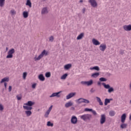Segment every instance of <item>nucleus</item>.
<instances>
[{
    "label": "nucleus",
    "instance_id": "f257e3e1",
    "mask_svg": "<svg viewBox=\"0 0 131 131\" xmlns=\"http://www.w3.org/2000/svg\"><path fill=\"white\" fill-rule=\"evenodd\" d=\"M48 52L46 50H43L41 53L37 57L35 56L34 58V61H39L41 58H43V56H48Z\"/></svg>",
    "mask_w": 131,
    "mask_h": 131
},
{
    "label": "nucleus",
    "instance_id": "f03ea898",
    "mask_svg": "<svg viewBox=\"0 0 131 131\" xmlns=\"http://www.w3.org/2000/svg\"><path fill=\"white\" fill-rule=\"evenodd\" d=\"M80 118L84 121H88V120H91L92 118V115L90 114H84L83 115L80 116Z\"/></svg>",
    "mask_w": 131,
    "mask_h": 131
},
{
    "label": "nucleus",
    "instance_id": "7ed1b4c3",
    "mask_svg": "<svg viewBox=\"0 0 131 131\" xmlns=\"http://www.w3.org/2000/svg\"><path fill=\"white\" fill-rule=\"evenodd\" d=\"M81 84H83L84 85H87L88 86H90V85H92L94 83V81L93 80H90L87 81H81Z\"/></svg>",
    "mask_w": 131,
    "mask_h": 131
},
{
    "label": "nucleus",
    "instance_id": "20e7f679",
    "mask_svg": "<svg viewBox=\"0 0 131 131\" xmlns=\"http://www.w3.org/2000/svg\"><path fill=\"white\" fill-rule=\"evenodd\" d=\"M15 53V49H12L9 50L8 52V55L7 56L6 58L9 59L10 58H13V54Z\"/></svg>",
    "mask_w": 131,
    "mask_h": 131
},
{
    "label": "nucleus",
    "instance_id": "39448f33",
    "mask_svg": "<svg viewBox=\"0 0 131 131\" xmlns=\"http://www.w3.org/2000/svg\"><path fill=\"white\" fill-rule=\"evenodd\" d=\"M77 103H85L86 104H89L90 103V101L84 99L83 98H79L76 100Z\"/></svg>",
    "mask_w": 131,
    "mask_h": 131
},
{
    "label": "nucleus",
    "instance_id": "423d86ee",
    "mask_svg": "<svg viewBox=\"0 0 131 131\" xmlns=\"http://www.w3.org/2000/svg\"><path fill=\"white\" fill-rule=\"evenodd\" d=\"M89 3H90L93 8H97L98 7V4L96 0H89Z\"/></svg>",
    "mask_w": 131,
    "mask_h": 131
},
{
    "label": "nucleus",
    "instance_id": "0eeeda50",
    "mask_svg": "<svg viewBox=\"0 0 131 131\" xmlns=\"http://www.w3.org/2000/svg\"><path fill=\"white\" fill-rule=\"evenodd\" d=\"M106 122V115L102 114L101 115V118L100 120V122L101 124H104Z\"/></svg>",
    "mask_w": 131,
    "mask_h": 131
},
{
    "label": "nucleus",
    "instance_id": "6e6552de",
    "mask_svg": "<svg viewBox=\"0 0 131 131\" xmlns=\"http://www.w3.org/2000/svg\"><path fill=\"white\" fill-rule=\"evenodd\" d=\"M71 122L72 124H76L77 123V117L75 116H73L71 119Z\"/></svg>",
    "mask_w": 131,
    "mask_h": 131
},
{
    "label": "nucleus",
    "instance_id": "1a4fd4ad",
    "mask_svg": "<svg viewBox=\"0 0 131 131\" xmlns=\"http://www.w3.org/2000/svg\"><path fill=\"white\" fill-rule=\"evenodd\" d=\"M106 49H107V46L105 43L101 44L99 46V49L101 52H105Z\"/></svg>",
    "mask_w": 131,
    "mask_h": 131
},
{
    "label": "nucleus",
    "instance_id": "9d476101",
    "mask_svg": "<svg viewBox=\"0 0 131 131\" xmlns=\"http://www.w3.org/2000/svg\"><path fill=\"white\" fill-rule=\"evenodd\" d=\"M123 28L124 30L125 31H130L131 30V25H124L123 26Z\"/></svg>",
    "mask_w": 131,
    "mask_h": 131
},
{
    "label": "nucleus",
    "instance_id": "9b49d317",
    "mask_svg": "<svg viewBox=\"0 0 131 131\" xmlns=\"http://www.w3.org/2000/svg\"><path fill=\"white\" fill-rule=\"evenodd\" d=\"M92 42L94 46H99V45H101V43L95 38L92 39Z\"/></svg>",
    "mask_w": 131,
    "mask_h": 131
},
{
    "label": "nucleus",
    "instance_id": "f8f14e48",
    "mask_svg": "<svg viewBox=\"0 0 131 131\" xmlns=\"http://www.w3.org/2000/svg\"><path fill=\"white\" fill-rule=\"evenodd\" d=\"M76 95V93H70L67 96V100H69V99H71L73 97H74Z\"/></svg>",
    "mask_w": 131,
    "mask_h": 131
},
{
    "label": "nucleus",
    "instance_id": "ddd939ff",
    "mask_svg": "<svg viewBox=\"0 0 131 131\" xmlns=\"http://www.w3.org/2000/svg\"><path fill=\"white\" fill-rule=\"evenodd\" d=\"M38 78L40 80V81H45V80H46V78H45V76H43L42 74L39 75Z\"/></svg>",
    "mask_w": 131,
    "mask_h": 131
},
{
    "label": "nucleus",
    "instance_id": "4468645a",
    "mask_svg": "<svg viewBox=\"0 0 131 131\" xmlns=\"http://www.w3.org/2000/svg\"><path fill=\"white\" fill-rule=\"evenodd\" d=\"M126 119V114H123L121 117V122L122 123H124V122H125V119Z\"/></svg>",
    "mask_w": 131,
    "mask_h": 131
},
{
    "label": "nucleus",
    "instance_id": "2eb2a0df",
    "mask_svg": "<svg viewBox=\"0 0 131 131\" xmlns=\"http://www.w3.org/2000/svg\"><path fill=\"white\" fill-rule=\"evenodd\" d=\"M60 92H57V93H53L50 97V98H53V97H57L58 98H59V97H60Z\"/></svg>",
    "mask_w": 131,
    "mask_h": 131
},
{
    "label": "nucleus",
    "instance_id": "dca6fc26",
    "mask_svg": "<svg viewBox=\"0 0 131 131\" xmlns=\"http://www.w3.org/2000/svg\"><path fill=\"white\" fill-rule=\"evenodd\" d=\"M24 105L31 107V106H33V105H34V102H33L31 101H29L27 103H24Z\"/></svg>",
    "mask_w": 131,
    "mask_h": 131
},
{
    "label": "nucleus",
    "instance_id": "f3484780",
    "mask_svg": "<svg viewBox=\"0 0 131 131\" xmlns=\"http://www.w3.org/2000/svg\"><path fill=\"white\" fill-rule=\"evenodd\" d=\"M73 103L71 101H69L65 104V107L66 108H69V107H71V106H73Z\"/></svg>",
    "mask_w": 131,
    "mask_h": 131
},
{
    "label": "nucleus",
    "instance_id": "a211bd4d",
    "mask_svg": "<svg viewBox=\"0 0 131 131\" xmlns=\"http://www.w3.org/2000/svg\"><path fill=\"white\" fill-rule=\"evenodd\" d=\"M100 75V73L99 72L94 73L92 74L91 76L92 77H93V78H97Z\"/></svg>",
    "mask_w": 131,
    "mask_h": 131
},
{
    "label": "nucleus",
    "instance_id": "6ab92c4d",
    "mask_svg": "<svg viewBox=\"0 0 131 131\" xmlns=\"http://www.w3.org/2000/svg\"><path fill=\"white\" fill-rule=\"evenodd\" d=\"M23 108L25 110H28L29 111H30L32 109V107L28 105H24Z\"/></svg>",
    "mask_w": 131,
    "mask_h": 131
},
{
    "label": "nucleus",
    "instance_id": "aec40b11",
    "mask_svg": "<svg viewBox=\"0 0 131 131\" xmlns=\"http://www.w3.org/2000/svg\"><path fill=\"white\" fill-rule=\"evenodd\" d=\"M72 66L71 65V64L69 63L67 64H66L64 66V68L65 69V70H68L69 69H70V68L72 67Z\"/></svg>",
    "mask_w": 131,
    "mask_h": 131
},
{
    "label": "nucleus",
    "instance_id": "412c9836",
    "mask_svg": "<svg viewBox=\"0 0 131 131\" xmlns=\"http://www.w3.org/2000/svg\"><path fill=\"white\" fill-rule=\"evenodd\" d=\"M113 99H105V101H104V104L105 106H107L108 105V103H110L111 101H112Z\"/></svg>",
    "mask_w": 131,
    "mask_h": 131
},
{
    "label": "nucleus",
    "instance_id": "4be33fe9",
    "mask_svg": "<svg viewBox=\"0 0 131 131\" xmlns=\"http://www.w3.org/2000/svg\"><path fill=\"white\" fill-rule=\"evenodd\" d=\"M90 70H96V71H100V68L98 66H95L90 68Z\"/></svg>",
    "mask_w": 131,
    "mask_h": 131
},
{
    "label": "nucleus",
    "instance_id": "5701e85b",
    "mask_svg": "<svg viewBox=\"0 0 131 131\" xmlns=\"http://www.w3.org/2000/svg\"><path fill=\"white\" fill-rule=\"evenodd\" d=\"M96 98L97 99V102L99 103V105L101 106H103V102H102V100H101V98L99 97H96Z\"/></svg>",
    "mask_w": 131,
    "mask_h": 131
},
{
    "label": "nucleus",
    "instance_id": "b1692460",
    "mask_svg": "<svg viewBox=\"0 0 131 131\" xmlns=\"http://www.w3.org/2000/svg\"><path fill=\"white\" fill-rule=\"evenodd\" d=\"M84 35V34L83 33H81L80 34H79V35L77 36V39L78 40H79V39H81L82 38V37H83Z\"/></svg>",
    "mask_w": 131,
    "mask_h": 131
},
{
    "label": "nucleus",
    "instance_id": "393cba45",
    "mask_svg": "<svg viewBox=\"0 0 131 131\" xmlns=\"http://www.w3.org/2000/svg\"><path fill=\"white\" fill-rule=\"evenodd\" d=\"M9 77H5L3 79H2L1 81V83H3V82H5V81H9Z\"/></svg>",
    "mask_w": 131,
    "mask_h": 131
},
{
    "label": "nucleus",
    "instance_id": "a878e982",
    "mask_svg": "<svg viewBox=\"0 0 131 131\" xmlns=\"http://www.w3.org/2000/svg\"><path fill=\"white\" fill-rule=\"evenodd\" d=\"M47 13H48V9H47V8H43L41 11V14H47Z\"/></svg>",
    "mask_w": 131,
    "mask_h": 131
},
{
    "label": "nucleus",
    "instance_id": "bb28decb",
    "mask_svg": "<svg viewBox=\"0 0 131 131\" xmlns=\"http://www.w3.org/2000/svg\"><path fill=\"white\" fill-rule=\"evenodd\" d=\"M102 84L105 89H110V85L109 84H106L105 83H102Z\"/></svg>",
    "mask_w": 131,
    "mask_h": 131
},
{
    "label": "nucleus",
    "instance_id": "cd10ccee",
    "mask_svg": "<svg viewBox=\"0 0 131 131\" xmlns=\"http://www.w3.org/2000/svg\"><path fill=\"white\" fill-rule=\"evenodd\" d=\"M25 114H26L27 116H30V115L32 114V112H31L30 111H26Z\"/></svg>",
    "mask_w": 131,
    "mask_h": 131
},
{
    "label": "nucleus",
    "instance_id": "c85d7f7f",
    "mask_svg": "<svg viewBox=\"0 0 131 131\" xmlns=\"http://www.w3.org/2000/svg\"><path fill=\"white\" fill-rule=\"evenodd\" d=\"M26 6H29V8H31L32 4L31 2H30V0H27Z\"/></svg>",
    "mask_w": 131,
    "mask_h": 131
},
{
    "label": "nucleus",
    "instance_id": "c756f323",
    "mask_svg": "<svg viewBox=\"0 0 131 131\" xmlns=\"http://www.w3.org/2000/svg\"><path fill=\"white\" fill-rule=\"evenodd\" d=\"M23 16L25 18H27L28 17V12L24 11L23 13Z\"/></svg>",
    "mask_w": 131,
    "mask_h": 131
},
{
    "label": "nucleus",
    "instance_id": "7c9ffc66",
    "mask_svg": "<svg viewBox=\"0 0 131 131\" xmlns=\"http://www.w3.org/2000/svg\"><path fill=\"white\" fill-rule=\"evenodd\" d=\"M120 127L121 128H126V127H127V124L122 123L120 125Z\"/></svg>",
    "mask_w": 131,
    "mask_h": 131
},
{
    "label": "nucleus",
    "instance_id": "2f4dec72",
    "mask_svg": "<svg viewBox=\"0 0 131 131\" xmlns=\"http://www.w3.org/2000/svg\"><path fill=\"white\" fill-rule=\"evenodd\" d=\"M68 76V74H65L61 77V79H66V78Z\"/></svg>",
    "mask_w": 131,
    "mask_h": 131
},
{
    "label": "nucleus",
    "instance_id": "473e14b6",
    "mask_svg": "<svg viewBox=\"0 0 131 131\" xmlns=\"http://www.w3.org/2000/svg\"><path fill=\"white\" fill-rule=\"evenodd\" d=\"M109 115H110V116H114V115H115V112L111 111L110 112Z\"/></svg>",
    "mask_w": 131,
    "mask_h": 131
},
{
    "label": "nucleus",
    "instance_id": "72a5a7b5",
    "mask_svg": "<svg viewBox=\"0 0 131 131\" xmlns=\"http://www.w3.org/2000/svg\"><path fill=\"white\" fill-rule=\"evenodd\" d=\"M47 126H54V124L52 122H51L50 121H48L47 122Z\"/></svg>",
    "mask_w": 131,
    "mask_h": 131
},
{
    "label": "nucleus",
    "instance_id": "f704fd0d",
    "mask_svg": "<svg viewBox=\"0 0 131 131\" xmlns=\"http://www.w3.org/2000/svg\"><path fill=\"white\" fill-rule=\"evenodd\" d=\"M5 0H0V7H3L5 5Z\"/></svg>",
    "mask_w": 131,
    "mask_h": 131
},
{
    "label": "nucleus",
    "instance_id": "c9c22d12",
    "mask_svg": "<svg viewBox=\"0 0 131 131\" xmlns=\"http://www.w3.org/2000/svg\"><path fill=\"white\" fill-rule=\"evenodd\" d=\"M10 14H11L12 15H16V11H15L14 9H12V10L10 11Z\"/></svg>",
    "mask_w": 131,
    "mask_h": 131
},
{
    "label": "nucleus",
    "instance_id": "e433bc0d",
    "mask_svg": "<svg viewBox=\"0 0 131 131\" xmlns=\"http://www.w3.org/2000/svg\"><path fill=\"white\" fill-rule=\"evenodd\" d=\"M84 111L85 112H92V111H93V109L86 108L84 109Z\"/></svg>",
    "mask_w": 131,
    "mask_h": 131
},
{
    "label": "nucleus",
    "instance_id": "4c0bfd02",
    "mask_svg": "<svg viewBox=\"0 0 131 131\" xmlns=\"http://www.w3.org/2000/svg\"><path fill=\"white\" fill-rule=\"evenodd\" d=\"M100 81H107V79L104 77H101L99 78Z\"/></svg>",
    "mask_w": 131,
    "mask_h": 131
},
{
    "label": "nucleus",
    "instance_id": "58836bf2",
    "mask_svg": "<svg viewBox=\"0 0 131 131\" xmlns=\"http://www.w3.org/2000/svg\"><path fill=\"white\" fill-rule=\"evenodd\" d=\"M46 77H51V73L50 72H47L45 74Z\"/></svg>",
    "mask_w": 131,
    "mask_h": 131
},
{
    "label": "nucleus",
    "instance_id": "ea45409f",
    "mask_svg": "<svg viewBox=\"0 0 131 131\" xmlns=\"http://www.w3.org/2000/svg\"><path fill=\"white\" fill-rule=\"evenodd\" d=\"M49 114H50V112L47 111L45 115V117H46V118L49 117Z\"/></svg>",
    "mask_w": 131,
    "mask_h": 131
},
{
    "label": "nucleus",
    "instance_id": "a19ab883",
    "mask_svg": "<svg viewBox=\"0 0 131 131\" xmlns=\"http://www.w3.org/2000/svg\"><path fill=\"white\" fill-rule=\"evenodd\" d=\"M26 76H27V72H24L23 73V79H26Z\"/></svg>",
    "mask_w": 131,
    "mask_h": 131
},
{
    "label": "nucleus",
    "instance_id": "79ce46f5",
    "mask_svg": "<svg viewBox=\"0 0 131 131\" xmlns=\"http://www.w3.org/2000/svg\"><path fill=\"white\" fill-rule=\"evenodd\" d=\"M114 91V89L113 88H110L108 90V93H112V92Z\"/></svg>",
    "mask_w": 131,
    "mask_h": 131
},
{
    "label": "nucleus",
    "instance_id": "37998d69",
    "mask_svg": "<svg viewBox=\"0 0 131 131\" xmlns=\"http://www.w3.org/2000/svg\"><path fill=\"white\" fill-rule=\"evenodd\" d=\"M17 99L19 101V100H21L22 99V95H17L16 96Z\"/></svg>",
    "mask_w": 131,
    "mask_h": 131
},
{
    "label": "nucleus",
    "instance_id": "c03bdc74",
    "mask_svg": "<svg viewBox=\"0 0 131 131\" xmlns=\"http://www.w3.org/2000/svg\"><path fill=\"white\" fill-rule=\"evenodd\" d=\"M49 41H51V42H52V41H54V36H51L49 37Z\"/></svg>",
    "mask_w": 131,
    "mask_h": 131
},
{
    "label": "nucleus",
    "instance_id": "a18cd8bd",
    "mask_svg": "<svg viewBox=\"0 0 131 131\" xmlns=\"http://www.w3.org/2000/svg\"><path fill=\"white\" fill-rule=\"evenodd\" d=\"M4 110V106L3 105L0 104V111H3Z\"/></svg>",
    "mask_w": 131,
    "mask_h": 131
},
{
    "label": "nucleus",
    "instance_id": "49530a36",
    "mask_svg": "<svg viewBox=\"0 0 131 131\" xmlns=\"http://www.w3.org/2000/svg\"><path fill=\"white\" fill-rule=\"evenodd\" d=\"M91 112H92V113L94 115H97V112H96V111H94L92 110Z\"/></svg>",
    "mask_w": 131,
    "mask_h": 131
},
{
    "label": "nucleus",
    "instance_id": "de8ad7c7",
    "mask_svg": "<svg viewBox=\"0 0 131 131\" xmlns=\"http://www.w3.org/2000/svg\"><path fill=\"white\" fill-rule=\"evenodd\" d=\"M91 93H95L96 92V90L94 89V88H92L90 90Z\"/></svg>",
    "mask_w": 131,
    "mask_h": 131
},
{
    "label": "nucleus",
    "instance_id": "09e8293b",
    "mask_svg": "<svg viewBox=\"0 0 131 131\" xmlns=\"http://www.w3.org/2000/svg\"><path fill=\"white\" fill-rule=\"evenodd\" d=\"M36 86V83H34L32 85V89H35Z\"/></svg>",
    "mask_w": 131,
    "mask_h": 131
},
{
    "label": "nucleus",
    "instance_id": "8fccbe9b",
    "mask_svg": "<svg viewBox=\"0 0 131 131\" xmlns=\"http://www.w3.org/2000/svg\"><path fill=\"white\" fill-rule=\"evenodd\" d=\"M52 108H53V105H51V106L49 107V110H48L47 111H49V112H51V111H52Z\"/></svg>",
    "mask_w": 131,
    "mask_h": 131
},
{
    "label": "nucleus",
    "instance_id": "3c124183",
    "mask_svg": "<svg viewBox=\"0 0 131 131\" xmlns=\"http://www.w3.org/2000/svg\"><path fill=\"white\" fill-rule=\"evenodd\" d=\"M9 92H11V91H12V86H9Z\"/></svg>",
    "mask_w": 131,
    "mask_h": 131
},
{
    "label": "nucleus",
    "instance_id": "603ef678",
    "mask_svg": "<svg viewBox=\"0 0 131 131\" xmlns=\"http://www.w3.org/2000/svg\"><path fill=\"white\" fill-rule=\"evenodd\" d=\"M98 85H101V82L99 81L97 82Z\"/></svg>",
    "mask_w": 131,
    "mask_h": 131
},
{
    "label": "nucleus",
    "instance_id": "864d4df0",
    "mask_svg": "<svg viewBox=\"0 0 131 131\" xmlns=\"http://www.w3.org/2000/svg\"><path fill=\"white\" fill-rule=\"evenodd\" d=\"M4 86L5 88H7V83L6 82L4 83Z\"/></svg>",
    "mask_w": 131,
    "mask_h": 131
},
{
    "label": "nucleus",
    "instance_id": "5fc2aeb1",
    "mask_svg": "<svg viewBox=\"0 0 131 131\" xmlns=\"http://www.w3.org/2000/svg\"><path fill=\"white\" fill-rule=\"evenodd\" d=\"M85 8L83 9V13H85Z\"/></svg>",
    "mask_w": 131,
    "mask_h": 131
},
{
    "label": "nucleus",
    "instance_id": "6e6d98bb",
    "mask_svg": "<svg viewBox=\"0 0 131 131\" xmlns=\"http://www.w3.org/2000/svg\"><path fill=\"white\" fill-rule=\"evenodd\" d=\"M83 2V1H82V0L80 1V3H82Z\"/></svg>",
    "mask_w": 131,
    "mask_h": 131
},
{
    "label": "nucleus",
    "instance_id": "4d7b16f0",
    "mask_svg": "<svg viewBox=\"0 0 131 131\" xmlns=\"http://www.w3.org/2000/svg\"><path fill=\"white\" fill-rule=\"evenodd\" d=\"M8 50H9V48H8V47L6 48V51H8Z\"/></svg>",
    "mask_w": 131,
    "mask_h": 131
},
{
    "label": "nucleus",
    "instance_id": "13d9d810",
    "mask_svg": "<svg viewBox=\"0 0 131 131\" xmlns=\"http://www.w3.org/2000/svg\"><path fill=\"white\" fill-rule=\"evenodd\" d=\"M129 103L131 104V99H130V102H129Z\"/></svg>",
    "mask_w": 131,
    "mask_h": 131
}]
</instances>
